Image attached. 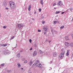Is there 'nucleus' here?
Here are the masks:
<instances>
[{
	"label": "nucleus",
	"instance_id": "28",
	"mask_svg": "<svg viewBox=\"0 0 73 73\" xmlns=\"http://www.w3.org/2000/svg\"><path fill=\"white\" fill-rule=\"evenodd\" d=\"M70 45H71V46H72V47H73V43H71L70 44Z\"/></svg>",
	"mask_w": 73,
	"mask_h": 73
},
{
	"label": "nucleus",
	"instance_id": "6",
	"mask_svg": "<svg viewBox=\"0 0 73 73\" xmlns=\"http://www.w3.org/2000/svg\"><path fill=\"white\" fill-rule=\"evenodd\" d=\"M43 29H44L45 32H47L48 31V27H46V26H44L43 27Z\"/></svg>",
	"mask_w": 73,
	"mask_h": 73
},
{
	"label": "nucleus",
	"instance_id": "9",
	"mask_svg": "<svg viewBox=\"0 0 73 73\" xmlns=\"http://www.w3.org/2000/svg\"><path fill=\"white\" fill-rule=\"evenodd\" d=\"M36 55H37V52L36 51H35L34 52L33 54V56H36Z\"/></svg>",
	"mask_w": 73,
	"mask_h": 73
},
{
	"label": "nucleus",
	"instance_id": "58",
	"mask_svg": "<svg viewBox=\"0 0 73 73\" xmlns=\"http://www.w3.org/2000/svg\"><path fill=\"white\" fill-rule=\"evenodd\" d=\"M50 70V69H49V70Z\"/></svg>",
	"mask_w": 73,
	"mask_h": 73
},
{
	"label": "nucleus",
	"instance_id": "34",
	"mask_svg": "<svg viewBox=\"0 0 73 73\" xmlns=\"http://www.w3.org/2000/svg\"><path fill=\"white\" fill-rule=\"evenodd\" d=\"M55 34H56V35H57L58 34V32L56 31L55 32Z\"/></svg>",
	"mask_w": 73,
	"mask_h": 73
},
{
	"label": "nucleus",
	"instance_id": "49",
	"mask_svg": "<svg viewBox=\"0 0 73 73\" xmlns=\"http://www.w3.org/2000/svg\"><path fill=\"white\" fill-rule=\"evenodd\" d=\"M56 9V8L55 7L54 8V9Z\"/></svg>",
	"mask_w": 73,
	"mask_h": 73
},
{
	"label": "nucleus",
	"instance_id": "45",
	"mask_svg": "<svg viewBox=\"0 0 73 73\" xmlns=\"http://www.w3.org/2000/svg\"><path fill=\"white\" fill-rule=\"evenodd\" d=\"M32 20H35V19L33 18H32Z\"/></svg>",
	"mask_w": 73,
	"mask_h": 73
},
{
	"label": "nucleus",
	"instance_id": "2",
	"mask_svg": "<svg viewBox=\"0 0 73 73\" xmlns=\"http://www.w3.org/2000/svg\"><path fill=\"white\" fill-rule=\"evenodd\" d=\"M34 66H38L39 68L41 69L42 68V65L39 63V61L37 60L36 63H35L32 66V68H33Z\"/></svg>",
	"mask_w": 73,
	"mask_h": 73
},
{
	"label": "nucleus",
	"instance_id": "57",
	"mask_svg": "<svg viewBox=\"0 0 73 73\" xmlns=\"http://www.w3.org/2000/svg\"><path fill=\"white\" fill-rule=\"evenodd\" d=\"M15 48H16V47H15Z\"/></svg>",
	"mask_w": 73,
	"mask_h": 73
},
{
	"label": "nucleus",
	"instance_id": "44",
	"mask_svg": "<svg viewBox=\"0 0 73 73\" xmlns=\"http://www.w3.org/2000/svg\"><path fill=\"white\" fill-rule=\"evenodd\" d=\"M51 32H52V33H53V30H51Z\"/></svg>",
	"mask_w": 73,
	"mask_h": 73
},
{
	"label": "nucleus",
	"instance_id": "55",
	"mask_svg": "<svg viewBox=\"0 0 73 73\" xmlns=\"http://www.w3.org/2000/svg\"><path fill=\"white\" fill-rule=\"evenodd\" d=\"M62 73H64V72H62Z\"/></svg>",
	"mask_w": 73,
	"mask_h": 73
},
{
	"label": "nucleus",
	"instance_id": "11",
	"mask_svg": "<svg viewBox=\"0 0 73 73\" xmlns=\"http://www.w3.org/2000/svg\"><path fill=\"white\" fill-rule=\"evenodd\" d=\"M0 45L2 46H7V44H0Z\"/></svg>",
	"mask_w": 73,
	"mask_h": 73
},
{
	"label": "nucleus",
	"instance_id": "12",
	"mask_svg": "<svg viewBox=\"0 0 73 73\" xmlns=\"http://www.w3.org/2000/svg\"><path fill=\"white\" fill-rule=\"evenodd\" d=\"M69 50H67V53L66 54V56H69Z\"/></svg>",
	"mask_w": 73,
	"mask_h": 73
},
{
	"label": "nucleus",
	"instance_id": "40",
	"mask_svg": "<svg viewBox=\"0 0 73 73\" xmlns=\"http://www.w3.org/2000/svg\"><path fill=\"white\" fill-rule=\"evenodd\" d=\"M23 50H21L20 51V52H23Z\"/></svg>",
	"mask_w": 73,
	"mask_h": 73
},
{
	"label": "nucleus",
	"instance_id": "8",
	"mask_svg": "<svg viewBox=\"0 0 73 73\" xmlns=\"http://www.w3.org/2000/svg\"><path fill=\"white\" fill-rule=\"evenodd\" d=\"M65 45L66 46H69V43L68 42H66L65 43Z\"/></svg>",
	"mask_w": 73,
	"mask_h": 73
},
{
	"label": "nucleus",
	"instance_id": "5",
	"mask_svg": "<svg viewBox=\"0 0 73 73\" xmlns=\"http://www.w3.org/2000/svg\"><path fill=\"white\" fill-rule=\"evenodd\" d=\"M57 5L58 6H61V5H63V3L61 1H59L57 3Z\"/></svg>",
	"mask_w": 73,
	"mask_h": 73
},
{
	"label": "nucleus",
	"instance_id": "26",
	"mask_svg": "<svg viewBox=\"0 0 73 73\" xmlns=\"http://www.w3.org/2000/svg\"><path fill=\"white\" fill-rule=\"evenodd\" d=\"M57 22H58V21H54V24H56Z\"/></svg>",
	"mask_w": 73,
	"mask_h": 73
},
{
	"label": "nucleus",
	"instance_id": "29",
	"mask_svg": "<svg viewBox=\"0 0 73 73\" xmlns=\"http://www.w3.org/2000/svg\"><path fill=\"white\" fill-rule=\"evenodd\" d=\"M39 52L40 53H43V52H42L41 50H39Z\"/></svg>",
	"mask_w": 73,
	"mask_h": 73
},
{
	"label": "nucleus",
	"instance_id": "22",
	"mask_svg": "<svg viewBox=\"0 0 73 73\" xmlns=\"http://www.w3.org/2000/svg\"><path fill=\"white\" fill-rule=\"evenodd\" d=\"M15 38V36H12L10 40H13V38Z\"/></svg>",
	"mask_w": 73,
	"mask_h": 73
},
{
	"label": "nucleus",
	"instance_id": "41",
	"mask_svg": "<svg viewBox=\"0 0 73 73\" xmlns=\"http://www.w3.org/2000/svg\"><path fill=\"white\" fill-rule=\"evenodd\" d=\"M43 24H44L45 23V21H43L42 22Z\"/></svg>",
	"mask_w": 73,
	"mask_h": 73
},
{
	"label": "nucleus",
	"instance_id": "37",
	"mask_svg": "<svg viewBox=\"0 0 73 73\" xmlns=\"http://www.w3.org/2000/svg\"><path fill=\"white\" fill-rule=\"evenodd\" d=\"M64 13H65V12H63L61 13L63 15V14H64Z\"/></svg>",
	"mask_w": 73,
	"mask_h": 73
},
{
	"label": "nucleus",
	"instance_id": "46",
	"mask_svg": "<svg viewBox=\"0 0 73 73\" xmlns=\"http://www.w3.org/2000/svg\"><path fill=\"white\" fill-rule=\"evenodd\" d=\"M37 13L36 12H35L34 14H36Z\"/></svg>",
	"mask_w": 73,
	"mask_h": 73
},
{
	"label": "nucleus",
	"instance_id": "32",
	"mask_svg": "<svg viewBox=\"0 0 73 73\" xmlns=\"http://www.w3.org/2000/svg\"><path fill=\"white\" fill-rule=\"evenodd\" d=\"M29 41L30 42H31H31H32V40L30 39L29 40Z\"/></svg>",
	"mask_w": 73,
	"mask_h": 73
},
{
	"label": "nucleus",
	"instance_id": "35",
	"mask_svg": "<svg viewBox=\"0 0 73 73\" xmlns=\"http://www.w3.org/2000/svg\"><path fill=\"white\" fill-rule=\"evenodd\" d=\"M70 11H72L73 10V8H70Z\"/></svg>",
	"mask_w": 73,
	"mask_h": 73
},
{
	"label": "nucleus",
	"instance_id": "15",
	"mask_svg": "<svg viewBox=\"0 0 73 73\" xmlns=\"http://www.w3.org/2000/svg\"><path fill=\"white\" fill-rule=\"evenodd\" d=\"M65 39L66 40H69V37L68 36H66L65 37Z\"/></svg>",
	"mask_w": 73,
	"mask_h": 73
},
{
	"label": "nucleus",
	"instance_id": "31",
	"mask_svg": "<svg viewBox=\"0 0 73 73\" xmlns=\"http://www.w3.org/2000/svg\"><path fill=\"white\" fill-rule=\"evenodd\" d=\"M34 46L35 47V48H36V46H37V45L36 44H35L34 45Z\"/></svg>",
	"mask_w": 73,
	"mask_h": 73
},
{
	"label": "nucleus",
	"instance_id": "52",
	"mask_svg": "<svg viewBox=\"0 0 73 73\" xmlns=\"http://www.w3.org/2000/svg\"><path fill=\"white\" fill-rule=\"evenodd\" d=\"M47 40H46V41H47Z\"/></svg>",
	"mask_w": 73,
	"mask_h": 73
},
{
	"label": "nucleus",
	"instance_id": "27",
	"mask_svg": "<svg viewBox=\"0 0 73 73\" xmlns=\"http://www.w3.org/2000/svg\"><path fill=\"white\" fill-rule=\"evenodd\" d=\"M27 62H28V60H26V61H25L24 62V63H25V64H26V63H27Z\"/></svg>",
	"mask_w": 73,
	"mask_h": 73
},
{
	"label": "nucleus",
	"instance_id": "14",
	"mask_svg": "<svg viewBox=\"0 0 73 73\" xmlns=\"http://www.w3.org/2000/svg\"><path fill=\"white\" fill-rule=\"evenodd\" d=\"M32 64H33V62H32V60H31L29 62V65H30V66H32Z\"/></svg>",
	"mask_w": 73,
	"mask_h": 73
},
{
	"label": "nucleus",
	"instance_id": "16",
	"mask_svg": "<svg viewBox=\"0 0 73 73\" xmlns=\"http://www.w3.org/2000/svg\"><path fill=\"white\" fill-rule=\"evenodd\" d=\"M43 0H41L40 1V3L41 4H42V5H43L44 4V3H43Z\"/></svg>",
	"mask_w": 73,
	"mask_h": 73
},
{
	"label": "nucleus",
	"instance_id": "39",
	"mask_svg": "<svg viewBox=\"0 0 73 73\" xmlns=\"http://www.w3.org/2000/svg\"><path fill=\"white\" fill-rule=\"evenodd\" d=\"M42 19H44V16H42L41 17Z\"/></svg>",
	"mask_w": 73,
	"mask_h": 73
},
{
	"label": "nucleus",
	"instance_id": "7",
	"mask_svg": "<svg viewBox=\"0 0 73 73\" xmlns=\"http://www.w3.org/2000/svg\"><path fill=\"white\" fill-rule=\"evenodd\" d=\"M18 26L19 28H21L24 27V25L23 24H20L18 25Z\"/></svg>",
	"mask_w": 73,
	"mask_h": 73
},
{
	"label": "nucleus",
	"instance_id": "30",
	"mask_svg": "<svg viewBox=\"0 0 73 73\" xmlns=\"http://www.w3.org/2000/svg\"><path fill=\"white\" fill-rule=\"evenodd\" d=\"M55 5H56V3H54L53 4V6H54Z\"/></svg>",
	"mask_w": 73,
	"mask_h": 73
},
{
	"label": "nucleus",
	"instance_id": "19",
	"mask_svg": "<svg viewBox=\"0 0 73 73\" xmlns=\"http://www.w3.org/2000/svg\"><path fill=\"white\" fill-rule=\"evenodd\" d=\"M31 6L29 5V7L28 8V10L29 11H30L31 10Z\"/></svg>",
	"mask_w": 73,
	"mask_h": 73
},
{
	"label": "nucleus",
	"instance_id": "53",
	"mask_svg": "<svg viewBox=\"0 0 73 73\" xmlns=\"http://www.w3.org/2000/svg\"><path fill=\"white\" fill-rule=\"evenodd\" d=\"M1 16V14H0V17Z\"/></svg>",
	"mask_w": 73,
	"mask_h": 73
},
{
	"label": "nucleus",
	"instance_id": "25",
	"mask_svg": "<svg viewBox=\"0 0 73 73\" xmlns=\"http://www.w3.org/2000/svg\"><path fill=\"white\" fill-rule=\"evenodd\" d=\"M5 65V64L4 63H3V64H1V66H4Z\"/></svg>",
	"mask_w": 73,
	"mask_h": 73
},
{
	"label": "nucleus",
	"instance_id": "21",
	"mask_svg": "<svg viewBox=\"0 0 73 73\" xmlns=\"http://www.w3.org/2000/svg\"><path fill=\"white\" fill-rule=\"evenodd\" d=\"M7 26H4L3 27V28H4V29H5L7 28Z\"/></svg>",
	"mask_w": 73,
	"mask_h": 73
},
{
	"label": "nucleus",
	"instance_id": "50",
	"mask_svg": "<svg viewBox=\"0 0 73 73\" xmlns=\"http://www.w3.org/2000/svg\"><path fill=\"white\" fill-rule=\"evenodd\" d=\"M44 34H46V32H44Z\"/></svg>",
	"mask_w": 73,
	"mask_h": 73
},
{
	"label": "nucleus",
	"instance_id": "17",
	"mask_svg": "<svg viewBox=\"0 0 73 73\" xmlns=\"http://www.w3.org/2000/svg\"><path fill=\"white\" fill-rule=\"evenodd\" d=\"M64 28V26H62L60 27V29H63Z\"/></svg>",
	"mask_w": 73,
	"mask_h": 73
},
{
	"label": "nucleus",
	"instance_id": "54",
	"mask_svg": "<svg viewBox=\"0 0 73 73\" xmlns=\"http://www.w3.org/2000/svg\"><path fill=\"white\" fill-rule=\"evenodd\" d=\"M54 32H56V30L54 31Z\"/></svg>",
	"mask_w": 73,
	"mask_h": 73
},
{
	"label": "nucleus",
	"instance_id": "42",
	"mask_svg": "<svg viewBox=\"0 0 73 73\" xmlns=\"http://www.w3.org/2000/svg\"><path fill=\"white\" fill-rule=\"evenodd\" d=\"M32 50V48H31L30 49V50Z\"/></svg>",
	"mask_w": 73,
	"mask_h": 73
},
{
	"label": "nucleus",
	"instance_id": "43",
	"mask_svg": "<svg viewBox=\"0 0 73 73\" xmlns=\"http://www.w3.org/2000/svg\"><path fill=\"white\" fill-rule=\"evenodd\" d=\"M49 43H50L51 42V40H49L48 41Z\"/></svg>",
	"mask_w": 73,
	"mask_h": 73
},
{
	"label": "nucleus",
	"instance_id": "51",
	"mask_svg": "<svg viewBox=\"0 0 73 73\" xmlns=\"http://www.w3.org/2000/svg\"><path fill=\"white\" fill-rule=\"evenodd\" d=\"M21 58H23V56H21Z\"/></svg>",
	"mask_w": 73,
	"mask_h": 73
},
{
	"label": "nucleus",
	"instance_id": "56",
	"mask_svg": "<svg viewBox=\"0 0 73 73\" xmlns=\"http://www.w3.org/2000/svg\"><path fill=\"white\" fill-rule=\"evenodd\" d=\"M9 45H10V44H9Z\"/></svg>",
	"mask_w": 73,
	"mask_h": 73
},
{
	"label": "nucleus",
	"instance_id": "36",
	"mask_svg": "<svg viewBox=\"0 0 73 73\" xmlns=\"http://www.w3.org/2000/svg\"><path fill=\"white\" fill-rule=\"evenodd\" d=\"M41 30H38V32H41Z\"/></svg>",
	"mask_w": 73,
	"mask_h": 73
},
{
	"label": "nucleus",
	"instance_id": "18",
	"mask_svg": "<svg viewBox=\"0 0 73 73\" xmlns=\"http://www.w3.org/2000/svg\"><path fill=\"white\" fill-rule=\"evenodd\" d=\"M17 65L18 68H20V67L21 66V65H20V63L18 64Z\"/></svg>",
	"mask_w": 73,
	"mask_h": 73
},
{
	"label": "nucleus",
	"instance_id": "20",
	"mask_svg": "<svg viewBox=\"0 0 73 73\" xmlns=\"http://www.w3.org/2000/svg\"><path fill=\"white\" fill-rule=\"evenodd\" d=\"M17 56L18 57H20V53H18L17 54Z\"/></svg>",
	"mask_w": 73,
	"mask_h": 73
},
{
	"label": "nucleus",
	"instance_id": "48",
	"mask_svg": "<svg viewBox=\"0 0 73 73\" xmlns=\"http://www.w3.org/2000/svg\"><path fill=\"white\" fill-rule=\"evenodd\" d=\"M21 69L22 70H23V68H21Z\"/></svg>",
	"mask_w": 73,
	"mask_h": 73
},
{
	"label": "nucleus",
	"instance_id": "38",
	"mask_svg": "<svg viewBox=\"0 0 73 73\" xmlns=\"http://www.w3.org/2000/svg\"><path fill=\"white\" fill-rule=\"evenodd\" d=\"M5 9H7V10H8L9 9L8 7H6Z\"/></svg>",
	"mask_w": 73,
	"mask_h": 73
},
{
	"label": "nucleus",
	"instance_id": "3",
	"mask_svg": "<svg viewBox=\"0 0 73 73\" xmlns=\"http://www.w3.org/2000/svg\"><path fill=\"white\" fill-rule=\"evenodd\" d=\"M3 54H4V55H6V54H10V52H9V51L8 50L6 49L3 51Z\"/></svg>",
	"mask_w": 73,
	"mask_h": 73
},
{
	"label": "nucleus",
	"instance_id": "10",
	"mask_svg": "<svg viewBox=\"0 0 73 73\" xmlns=\"http://www.w3.org/2000/svg\"><path fill=\"white\" fill-rule=\"evenodd\" d=\"M53 55L54 57H56V56H57V53L56 52H54L53 53Z\"/></svg>",
	"mask_w": 73,
	"mask_h": 73
},
{
	"label": "nucleus",
	"instance_id": "1",
	"mask_svg": "<svg viewBox=\"0 0 73 73\" xmlns=\"http://www.w3.org/2000/svg\"><path fill=\"white\" fill-rule=\"evenodd\" d=\"M9 5L12 9H16L17 7L16 5L14 2H10L9 3Z\"/></svg>",
	"mask_w": 73,
	"mask_h": 73
},
{
	"label": "nucleus",
	"instance_id": "4",
	"mask_svg": "<svg viewBox=\"0 0 73 73\" xmlns=\"http://www.w3.org/2000/svg\"><path fill=\"white\" fill-rule=\"evenodd\" d=\"M65 54V53L64 52H62L60 54V56L58 57L60 59H62L63 58V57H64V55Z\"/></svg>",
	"mask_w": 73,
	"mask_h": 73
},
{
	"label": "nucleus",
	"instance_id": "47",
	"mask_svg": "<svg viewBox=\"0 0 73 73\" xmlns=\"http://www.w3.org/2000/svg\"><path fill=\"white\" fill-rule=\"evenodd\" d=\"M72 38L73 39V34H72Z\"/></svg>",
	"mask_w": 73,
	"mask_h": 73
},
{
	"label": "nucleus",
	"instance_id": "23",
	"mask_svg": "<svg viewBox=\"0 0 73 73\" xmlns=\"http://www.w3.org/2000/svg\"><path fill=\"white\" fill-rule=\"evenodd\" d=\"M22 60L23 61H25V58H22Z\"/></svg>",
	"mask_w": 73,
	"mask_h": 73
},
{
	"label": "nucleus",
	"instance_id": "33",
	"mask_svg": "<svg viewBox=\"0 0 73 73\" xmlns=\"http://www.w3.org/2000/svg\"><path fill=\"white\" fill-rule=\"evenodd\" d=\"M39 12H41V9L40 8L39 9Z\"/></svg>",
	"mask_w": 73,
	"mask_h": 73
},
{
	"label": "nucleus",
	"instance_id": "13",
	"mask_svg": "<svg viewBox=\"0 0 73 73\" xmlns=\"http://www.w3.org/2000/svg\"><path fill=\"white\" fill-rule=\"evenodd\" d=\"M7 2H4L3 3V6H4V7H6L7 6Z\"/></svg>",
	"mask_w": 73,
	"mask_h": 73
},
{
	"label": "nucleus",
	"instance_id": "24",
	"mask_svg": "<svg viewBox=\"0 0 73 73\" xmlns=\"http://www.w3.org/2000/svg\"><path fill=\"white\" fill-rule=\"evenodd\" d=\"M60 12L59 11H56V14H58V13H60Z\"/></svg>",
	"mask_w": 73,
	"mask_h": 73
}]
</instances>
